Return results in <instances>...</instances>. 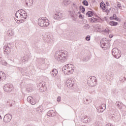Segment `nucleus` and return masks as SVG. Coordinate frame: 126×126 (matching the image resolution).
<instances>
[{
	"label": "nucleus",
	"mask_w": 126,
	"mask_h": 126,
	"mask_svg": "<svg viewBox=\"0 0 126 126\" xmlns=\"http://www.w3.org/2000/svg\"><path fill=\"white\" fill-rule=\"evenodd\" d=\"M67 54L65 52H62V51H57L55 53V59L58 62L64 63L66 61Z\"/></svg>",
	"instance_id": "nucleus-1"
},
{
	"label": "nucleus",
	"mask_w": 126,
	"mask_h": 126,
	"mask_svg": "<svg viewBox=\"0 0 126 126\" xmlns=\"http://www.w3.org/2000/svg\"><path fill=\"white\" fill-rule=\"evenodd\" d=\"M38 24L41 27H48L50 25V23L49 20L46 19V17H42L38 19Z\"/></svg>",
	"instance_id": "nucleus-2"
},
{
	"label": "nucleus",
	"mask_w": 126,
	"mask_h": 126,
	"mask_svg": "<svg viewBox=\"0 0 126 126\" xmlns=\"http://www.w3.org/2000/svg\"><path fill=\"white\" fill-rule=\"evenodd\" d=\"M87 83L88 85L91 87L95 86L97 83V79H96V77L94 76L89 77L87 79Z\"/></svg>",
	"instance_id": "nucleus-3"
},
{
	"label": "nucleus",
	"mask_w": 126,
	"mask_h": 126,
	"mask_svg": "<svg viewBox=\"0 0 126 126\" xmlns=\"http://www.w3.org/2000/svg\"><path fill=\"white\" fill-rule=\"evenodd\" d=\"M112 54L115 59H120L121 58V50L117 48H114L112 49Z\"/></svg>",
	"instance_id": "nucleus-4"
},
{
	"label": "nucleus",
	"mask_w": 126,
	"mask_h": 126,
	"mask_svg": "<svg viewBox=\"0 0 126 126\" xmlns=\"http://www.w3.org/2000/svg\"><path fill=\"white\" fill-rule=\"evenodd\" d=\"M4 54L8 56L9 53L11 52V44L8 43L7 45H5L3 46Z\"/></svg>",
	"instance_id": "nucleus-5"
},
{
	"label": "nucleus",
	"mask_w": 126,
	"mask_h": 126,
	"mask_svg": "<svg viewBox=\"0 0 126 126\" xmlns=\"http://www.w3.org/2000/svg\"><path fill=\"white\" fill-rule=\"evenodd\" d=\"M27 101L29 103H31V105H35L36 103L39 101V96L37 97H32L31 96H29L27 98Z\"/></svg>",
	"instance_id": "nucleus-6"
},
{
	"label": "nucleus",
	"mask_w": 126,
	"mask_h": 126,
	"mask_svg": "<svg viewBox=\"0 0 126 126\" xmlns=\"http://www.w3.org/2000/svg\"><path fill=\"white\" fill-rule=\"evenodd\" d=\"M65 67H66V74L69 75L71 73L74 71V66L71 64H68L65 65Z\"/></svg>",
	"instance_id": "nucleus-7"
},
{
	"label": "nucleus",
	"mask_w": 126,
	"mask_h": 126,
	"mask_svg": "<svg viewBox=\"0 0 126 126\" xmlns=\"http://www.w3.org/2000/svg\"><path fill=\"white\" fill-rule=\"evenodd\" d=\"M20 11V10H19L16 12L15 15V20H17V21H19V22L22 23V19Z\"/></svg>",
	"instance_id": "nucleus-8"
},
{
	"label": "nucleus",
	"mask_w": 126,
	"mask_h": 126,
	"mask_svg": "<svg viewBox=\"0 0 126 126\" xmlns=\"http://www.w3.org/2000/svg\"><path fill=\"white\" fill-rule=\"evenodd\" d=\"M20 11L21 12L20 13L21 17H22V21L23 22L24 21H25V19L28 17L27 13L23 9H20Z\"/></svg>",
	"instance_id": "nucleus-9"
},
{
	"label": "nucleus",
	"mask_w": 126,
	"mask_h": 126,
	"mask_svg": "<svg viewBox=\"0 0 126 126\" xmlns=\"http://www.w3.org/2000/svg\"><path fill=\"white\" fill-rule=\"evenodd\" d=\"M63 13L61 12H58V13H55L53 15V18L56 20H60V19H62L63 18Z\"/></svg>",
	"instance_id": "nucleus-10"
},
{
	"label": "nucleus",
	"mask_w": 126,
	"mask_h": 126,
	"mask_svg": "<svg viewBox=\"0 0 126 126\" xmlns=\"http://www.w3.org/2000/svg\"><path fill=\"white\" fill-rule=\"evenodd\" d=\"M11 119H12V116L11 115L9 114H6L3 118V121L4 123H9L10 121H11Z\"/></svg>",
	"instance_id": "nucleus-11"
},
{
	"label": "nucleus",
	"mask_w": 126,
	"mask_h": 126,
	"mask_svg": "<svg viewBox=\"0 0 126 126\" xmlns=\"http://www.w3.org/2000/svg\"><path fill=\"white\" fill-rule=\"evenodd\" d=\"M108 46H109V43H108V41L106 40L102 39L100 41V47L101 48H106L107 49L108 48Z\"/></svg>",
	"instance_id": "nucleus-12"
},
{
	"label": "nucleus",
	"mask_w": 126,
	"mask_h": 126,
	"mask_svg": "<svg viewBox=\"0 0 126 126\" xmlns=\"http://www.w3.org/2000/svg\"><path fill=\"white\" fill-rule=\"evenodd\" d=\"M3 89L4 91H5V92H10V91H11V89L10 88V85H9V84L5 85Z\"/></svg>",
	"instance_id": "nucleus-13"
},
{
	"label": "nucleus",
	"mask_w": 126,
	"mask_h": 126,
	"mask_svg": "<svg viewBox=\"0 0 126 126\" xmlns=\"http://www.w3.org/2000/svg\"><path fill=\"white\" fill-rule=\"evenodd\" d=\"M47 115L48 117H55L56 116V113L54 110H51L47 112Z\"/></svg>",
	"instance_id": "nucleus-14"
},
{
	"label": "nucleus",
	"mask_w": 126,
	"mask_h": 126,
	"mask_svg": "<svg viewBox=\"0 0 126 126\" xmlns=\"http://www.w3.org/2000/svg\"><path fill=\"white\" fill-rule=\"evenodd\" d=\"M90 20L92 23H98L100 20L99 19L95 18L94 17L90 19Z\"/></svg>",
	"instance_id": "nucleus-15"
},
{
	"label": "nucleus",
	"mask_w": 126,
	"mask_h": 126,
	"mask_svg": "<svg viewBox=\"0 0 126 126\" xmlns=\"http://www.w3.org/2000/svg\"><path fill=\"white\" fill-rule=\"evenodd\" d=\"M89 120H88V118H87V116H84L82 118L81 122L82 123H83L84 124H87L88 123Z\"/></svg>",
	"instance_id": "nucleus-16"
},
{
	"label": "nucleus",
	"mask_w": 126,
	"mask_h": 126,
	"mask_svg": "<svg viewBox=\"0 0 126 126\" xmlns=\"http://www.w3.org/2000/svg\"><path fill=\"white\" fill-rule=\"evenodd\" d=\"M51 75H53L54 77H55V76H57V74H58V70L56 69H53L51 72Z\"/></svg>",
	"instance_id": "nucleus-17"
},
{
	"label": "nucleus",
	"mask_w": 126,
	"mask_h": 126,
	"mask_svg": "<svg viewBox=\"0 0 126 126\" xmlns=\"http://www.w3.org/2000/svg\"><path fill=\"white\" fill-rule=\"evenodd\" d=\"M7 35L9 36V37L13 36L14 35V32L12 31V30L10 29L7 32Z\"/></svg>",
	"instance_id": "nucleus-18"
},
{
	"label": "nucleus",
	"mask_w": 126,
	"mask_h": 126,
	"mask_svg": "<svg viewBox=\"0 0 126 126\" xmlns=\"http://www.w3.org/2000/svg\"><path fill=\"white\" fill-rule=\"evenodd\" d=\"M70 15H71L72 17H73L75 19L77 17V14H76V13H75V11H70Z\"/></svg>",
	"instance_id": "nucleus-19"
},
{
	"label": "nucleus",
	"mask_w": 126,
	"mask_h": 126,
	"mask_svg": "<svg viewBox=\"0 0 126 126\" xmlns=\"http://www.w3.org/2000/svg\"><path fill=\"white\" fill-rule=\"evenodd\" d=\"M5 77V74L2 72H0V79H1V80H4Z\"/></svg>",
	"instance_id": "nucleus-20"
},
{
	"label": "nucleus",
	"mask_w": 126,
	"mask_h": 126,
	"mask_svg": "<svg viewBox=\"0 0 126 126\" xmlns=\"http://www.w3.org/2000/svg\"><path fill=\"white\" fill-rule=\"evenodd\" d=\"M86 15L88 17H92L94 15V13L92 11H89L86 13Z\"/></svg>",
	"instance_id": "nucleus-21"
},
{
	"label": "nucleus",
	"mask_w": 126,
	"mask_h": 126,
	"mask_svg": "<svg viewBox=\"0 0 126 126\" xmlns=\"http://www.w3.org/2000/svg\"><path fill=\"white\" fill-rule=\"evenodd\" d=\"M36 112L38 113V114H41L43 112V107L40 106L39 107L36 108Z\"/></svg>",
	"instance_id": "nucleus-22"
},
{
	"label": "nucleus",
	"mask_w": 126,
	"mask_h": 126,
	"mask_svg": "<svg viewBox=\"0 0 126 126\" xmlns=\"http://www.w3.org/2000/svg\"><path fill=\"white\" fill-rule=\"evenodd\" d=\"M109 24L111 26H117V25H118V22H115L114 21H111L109 22Z\"/></svg>",
	"instance_id": "nucleus-23"
},
{
	"label": "nucleus",
	"mask_w": 126,
	"mask_h": 126,
	"mask_svg": "<svg viewBox=\"0 0 126 126\" xmlns=\"http://www.w3.org/2000/svg\"><path fill=\"white\" fill-rule=\"evenodd\" d=\"M66 84L67 87H73V85H74L73 84H71V83L69 82L68 80L66 81Z\"/></svg>",
	"instance_id": "nucleus-24"
},
{
	"label": "nucleus",
	"mask_w": 126,
	"mask_h": 126,
	"mask_svg": "<svg viewBox=\"0 0 126 126\" xmlns=\"http://www.w3.org/2000/svg\"><path fill=\"white\" fill-rule=\"evenodd\" d=\"M91 102H92L91 99H86L85 100H84V104H85V105H88V104H90V103H91Z\"/></svg>",
	"instance_id": "nucleus-25"
},
{
	"label": "nucleus",
	"mask_w": 126,
	"mask_h": 126,
	"mask_svg": "<svg viewBox=\"0 0 126 126\" xmlns=\"http://www.w3.org/2000/svg\"><path fill=\"white\" fill-rule=\"evenodd\" d=\"M100 107H102L103 108H104V109L103 110H100V111H99V110H97V112L98 113H103V112H104V111H105V110H106V104H102L101 105V106Z\"/></svg>",
	"instance_id": "nucleus-26"
},
{
	"label": "nucleus",
	"mask_w": 126,
	"mask_h": 126,
	"mask_svg": "<svg viewBox=\"0 0 126 126\" xmlns=\"http://www.w3.org/2000/svg\"><path fill=\"white\" fill-rule=\"evenodd\" d=\"M82 3L83 4H84V5H85L86 6H88L89 5V3L88 1L86 0H84L82 1Z\"/></svg>",
	"instance_id": "nucleus-27"
},
{
	"label": "nucleus",
	"mask_w": 126,
	"mask_h": 126,
	"mask_svg": "<svg viewBox=\"0 0 126 126\" xmlns=\"http://www.w3.org/2000/svg\"><path fill=\"white\" fill-rule=\"evenodd\" d=\"M46 84H42V83H39V84L38 85V88H42V87L43 88V87H45V86Z\"/></svg>",
	"instance_id": "nucleus-28"
},
{
	"label": "nucleus",
	"mask_w": 126,
	"mask_h": 126,
	"mask_svg": "<svg viewBox=\"0 0 126 126\" xmlns=\"http://www.w3.org/2000/svg\"><path fill=\"white\" fill-rule=\"evenodd\" d=\"M80 9L81 10V12H82V13H84V12H85V8L84 6H80Z\"/></svg>",
	"instance_id": "nucleus-29"
},
{
	"label": "nucleus",
	"mask_w": 126,
	"mask_h": 126,
	"mask_svg": "<svg viewBox=\"0 0 126 126\" xmlns=\"http://www.w3.org/2000/svg\"><path fill=\"white\" fill-rule=\"evenodd\" d=\"M47 43H52V40L51 39V37H50L49 35L47 36Z\"/></svg>",
	"instance_id": "nucleus-30"
},
{
	"label": "nucleus",
	"mask_w": 126,
	"mask_h": 126,
	"mask_svg": "<svg viewBox=\"0 0 126 126\" xmlns=\"http://www.w3.org/2000/svg\"><path fill=\"white\" fill-rule=\"evenodd\" d=\"M62 70L63 72L64 73V74H66V72H67V71H66V67H65V65L63 66Z\"/></svg>",
	"instance_id": "nucleus-31"
},
{
	"label": "nucleus",
	"mask_w": 126,
	"mask_h": 126,
	"mask_svg": "<svg viewBox=\"0 0 126 126\" xmlns=\"http://www.w3.org/2000/svg\"><path fill=\"white\" fill-rule=\"evenodd\" d=\"M114 20H119V18L117 17V15L115 14H113V16Z\"/></svg>",
	"instance_id": "nucleus-32"
},
{
	"label": "nucleus",
	"mask_w": 126,
	"mask_h": 126,
	"mask_svg": "<svg viewBox=\"0 0 126 126\" xmlns=\"http://www.w3.org/2000/svg\"><path fill=\"white\" fill-rule=\"evenodd\" d=\"M109 68H110V70H114V69H115V66L113 64L110 65Z\"/></svg>",
	"instance_id": "nucleus-33"
},
{
	"label": "nucleus",
	"mask_w": 126,
	"mask_h": 126,
	"mask_svg": "<svg viewBox=\"0 0 126 126\" xmlns=\"http://www.w3.org/2000/svg\"><path fill=\"white\" fill-rule=\"evenodd\" d=\"M116 105L119 108V109H122V107H121V103L119 102H116Z\"/></svg>",
	"instance_id": "nucleus-34"
},
{
	"label": "nucleus",
	"mask_w": 126,
	"mask_h": 126,
	"mask_svg": "<svg viewBox=\"0 0 126 126\" xmlns=\"http://www.w3.org/2000/svg\"><path fill=\"white\" fill-rule=\"evenodd\" d=\"M91 38V36L90 35H87L86 37V41H89Z\"/></svg>",
	"instance_id": "nucleus-35"
},
{
	"label": "nucleus",
	"mask_w": 126,
	"mask_h": 126,
	"mask_svg": "<svg viewBox=\"0 0 126 126\" xmlns=\"http://www.w3.org/2000/svg\"><path fill=\"white\" fill-rule=\"evenodd\" d=\"M28 61V59L26 58V57H24L23 58V62L25 63V62H27Z\"/></svg>",
	"instance_id": "nucleus-36"
},
{
	"label": "nucleus",
	"mask_w": 126,
	"mask_h": 126,
	"mask_svg": "<svg viewBox=\"0 0 126 126\" xmlns=\"http://www.w3.org/2000/svg\"><path fill=\"white\" fill-rule=\"evenodd\" d=\"M27 91L28 92H32V88H27Z\"/></svg>",
	"instance_id": "nucleus-37"
},
{
	"label": "nucleus",
	"mask_w": 126,
	"mask_h": 126,
	"mask_svg": "<svg viewBox=\"0 0 126 126\" xmlns=\"http://www.w3.org/2000/svg\"><path fill=\"white\" fill-rule=\"evenodd\" d=\"M105 3H103V2H101L100 3V6L101 7V8H102V7H103L104 5H105Z\"/></svg>",
	"instance_id": "nucleus-38"
},
{
	"label": "nucleus",
	"mask_w": 126,
	"mask_h": 126,
	"mask_svg": "<svg viewBox=\"0 0 126 126\" xmlns=\"http://www.w3.org/2000/svg\"><path fill=\"white\" fill-rule=\"evenodd\" d=\"M61 99L62 97H61V96H58L57 98V102H58V103H60V102H61Z\"/></svg>",
	"instance_id": "nucleus-39"
},
{
	"label": "nucleus",
	"mask_w": 126,
	"mask_h": 126,
	"mask_svg": "<svg viewBox=\"0 0 126 126\" xmlns=\"http://www.w3.org/2000/svg\"><path fill=\"white\" fill-rule=\"evenodd\" d=\"M39 61L40 62V63H44V59L43 58H40Z\"/></svg>",
	"instance_id": "nucleus-40"
},
{
	"label": "nucleus",
	"mask_w": 126,
	"mask_h": 126,
	"mask_svg": "<svg viewBox=\"0 0 126 126\" xmlns=\"http://www.w3.org/2000/svg\"><path fill=\"white\" fill-rule=\"evenodd\" d=\"M96 126H103V125L102 124V123L98 122L97 123Z\"/></svg>",
	"instance_id": "nucleus-41"
},
{
	"label": "nucleus",
	"mask_w": 126,
	"mask_h": 126,
	"mask_svg": "<svg viewBox=\"0 0 126 126\" xmlns=\"http://www.w3.org/2000/svg\"><path fill=\"white\" fill-rule=\"evenodd\" d=\"M28 2H30L31 5H32V4H33V0H29Z\"/></svg>",
	"instance_id": "nucleus-42"
},
{
	"label": "nucleus",
	"mask_w": 126,
	"mask_h": 126,
	"mask_svg": "<svg viewBox=\"0 0 126 126\" xmlns=\"http://www.w3.org/2000/svg\"><path fill=\"white\" fill-rule=\"evenodd\" d=\"M103 11L105 12H110V11H111V8H110L109 10L106 9L105 10H103Z\"/></svg>",
	"instance_id": "nucleus-43"
},
{
	"label": "nucleus",
	"mask_w": 126,
	"mask_h": 126,
	"mask_svg": "<svg viewBox=\"0 0 126 126\" xmlns=\"http://www.w3.org/2000/svg\"><path fill=\"white\" fill-rule=\"evenodd\" d=\"M103 10H106V4H105L102 7H101Z\"/></svg>",
	"instance_id": "nucleus-44"
},
{
	"label": "nucleus",
	"mask_w": 126,
	"mask_h": 126,
	"mask_svg": "<svg viewBox=\"0 0 126 126\" xmlns=\"http://www.w3.org/2000/svg\"><path fill=\"white\" fill-rule=\"evenodd\" d=\"M117 6L121 9V8H122V5H121L120 3H118L117 4Z\"/></svg>",
	"instance_id": "nucleus-45"
},
{
	"label": "nucleus",
	"mask_w": 126,
	"mask_h": 126,
	"mask_svg": "<svg viewBox=\"0 0 126 126\" xmlns=\"http://www.w3.org/2000/svg\"><path fill=\"white\" fill-rule=\"evenodd\" d=\"M79 18H81V19H82L83 18V17H82V14H80L79 16Z\"/></svg>",
	"instance_id": "nucleus-46"
},
{
	"label": "nucleus",
	"mask_w": 126,
	"mask_h": 126,
	"mask_svg": "<svg viewBox=\"0 0 126 126\" xmlns=\"http://www.w3.org/2000/svg\"><path fill=\"white\" fill-rule=\"evenodd\" d=\"M88 57H86L84 59V61H85V62H87L88 61V59H88Z\"/></svg>",
	"instance_id": "nucleus-47"
},
{
	"label": "nucleus",
	"mask_w": 126,
	"mask_h": 126,
	"mask_svg": "<svg viewBox=\"0 0 126 126\" xmlns=\"http://www.w3.org/2000/svg\"><path fill=\"white\" fill-rule=\"evenodd\" d=\"M85 27H87V28H90V26H89V25L87 24L85 25Z\"/></svg>",
	"instance_id": "nucleus-48"
},
{
	"label": "nucleus",
	"mask_w": 126,
	"mask_h": 126,
	"mask_svg": "<svg viewBox=\"0 0 126 126\" xmlns=\"http://www.w3.org/2000/svg\"><path fill=\"white\" fill-rule=\"evenodd\" d=\"M109 76L112 78V79H114V75L113 74L110 75Z\"/></svg>",
	"instance_id": "nucleus-49"
},
{
	"label": "nucleus",
	"mask_w": 126,
	"mask_h": 126,
	"mask_svg": "<svg viewBox=\"0 0 126 126\" xmlns=\"http://www.w3.org/2000/svg\"><path fill=\"white\" fill-rule=\"evenodd\" d=\"M104 31H105V32H106L107 33H108V32H109V30H108V29H105Z\"/></svg>",
	"instance_id": "nucleus-50"
},
{
	"label": "nucleus",
	"mask_w": 126,
	"mask_h": 126,
	"mask_svg": "<svg viewBox=\"0 0 126 126\" xmlns=\"http://www.w3.org/2000/svg\"><path fill=\"white\" fill-rule=\"evenodd\" d=\"M106 6H110V4H109V2H108V1L106 2Z\"/></svg>",
	"instance_id": "nucleus-51"
},
{
	"label": "nucleus",
	"mask_w": 126,
	"mask_h": 126,
	"mask_svg": "<svg viewBox=\"0 0 126 126\" xmlns=\"http://www.w3.org/2000/svg\"><path fill=\"white\" fill-rule=\"evenodd\" d=\"M110 20H114V18H113V17L112 16V17H110Z\"/></svg>",
	"instance_id": "nucleus-52"
},
{
	"label": "nucleus",
	"mask_w": 126,
	"mask_h": 126,
	"mask_svg": "<svg viewBox=\"0 0 126 126\" xmlns=\"http://www.w3.org/2000/svg\"><path fill=\"white\" fill-rule=\"evenodd\" d=\"M124 28L125 29H126V23H125V24H124Z\"/></svg>",
	"instance_id": "nucleus-53"
},
{
	"label": "nucleus",
	"mask_w": 126,
	"mask_h": 126,
	"mask_svg": "<svg viewBox=\"0 0 126 126\" xmlns=\"http://www.w3.org/2000/svg\"><path fill=\"white\" fill-rule=\"evenodd\" d=\"M65 2H66V0H63V3H64V4H65Z\"/></svg>",
	"instance_id": "nucleus-54"
},
{
	"label": "nucleus",
	"mask_w": 126,
	"mask_h": 126,
	"mask_svg": "<svg viewBox=\"0 0 126 126\" xmlns=\"http://www.w3.org/2000/svg\"><path fill=\"white\" fill-rule=\"evenodd\" d=\"M99 108H100V110H103V106H99Z\"/></svg>",
	"instance_id": "nucleus-55"
},
{
	"label": "nucleus",
	"mask_w": 126,
	"mask_h": 126,
	"mask_svg": "<svg viewBox=\"0 0 126 126\" xmlns=\"http://www.w3.org/2000/svg\"><path fill=\"white\" fill-rule=\"evenodd\" d=\"M80 13H81V12H80V11L78 12L79 14H80Z\"/></svg>",
	"instance_id": "nucleus-56"
},
{
	"label": "nucleus",
	"mask_w": 126,
	"mask_h": 126,
	"mask_svg": "<svg viewBox=\"0 0 126 126\" xmlns=\"http://www.w3.org/2000/svg\"><path fill=\"white\" fill-rule=\"evenodd\" d=\"M2 118H1V116L0 115V120H1Z\"/></svg>",
	"instance_id": "nucleus-57"
},
{
	"label": "nucleus",
	"mask_w": 126,
	"mask_h": 126,
	"mask_svg": "<svg viewBox=\"0 0 126 126\" xmlns=\"http://www.w3.org/2000/svg\"><path fill=\"white\" fill-rule=\"evenodd\" d=\"M2 74H1V77H2Z\"/></svg>",
	"instance_id": "nucleus-58"
}]
</instances>
